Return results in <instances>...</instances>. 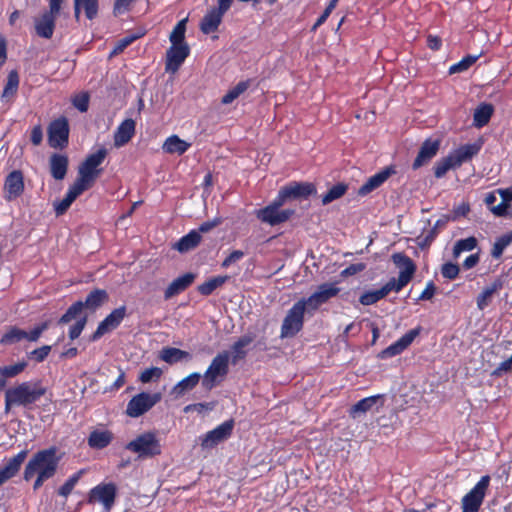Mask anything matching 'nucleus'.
I'll use <instances>...</instances> for the list:
<instances>
[{"label": "nucleus", "mask_w": 512, "mask_h": 512, "mask_svg": "<svg viewBox=\"0 0 512 512\" xmlns=\"http://www.w3.org/2000/svg\"><path fill=\"white\" fill-rule=\"evenodd\" d=\"M512 243V231L500 236L494 243L491 255L499 258L504 250Z\"/></svg>", "instance_id": "47"}, {"label": "nucleus", "mask_w": 512, "mask_h": 512, "mask_svg": "<svg viewBox=\"0 0 512 512\" xmlns=\"http://www.w3.org/2000/svg\"><path fill=\"white\" fill-rule=\"evenodd\" d=\"M478 59L477 56L468 55L464 57L461 61L458 63L453 64L449 68V74H455L460 73L463 71H466L470 66H472L476 60Z\"/></svg>", "instance_id": "53"}, {"label": "nucleus", "mask_w": 512, "mask_h": 512, "mask_svg": "<svg viewBox=\"0 0 512 512\" xmlns=\"http://www.w3.org/2000/svg\"><path fill=\"white\" fill-rule=\"evenodd\" d=\"M46 393V388L40 382L26 381L5 392V413L13 406L29 407Z\"/></svg>", "instance_id": "2"}, {"label": "nucleus", "mask_w": 512, "mask_h": 512, "mask_svg": "<svg viewBox=\"0 0 512 512\" xmlns=\"http://www.w3.org/2000/svg\"><path fill=\"white\" fill-rule=\"evenodd\" d=\"M381 396L375 395L361 399L351 407L350 414L353 418H357L368 411H371L378 404Z\"/></svg>", "instance_id": "32"}, {"label": "nucleus", "mask_w": 512, "mask_h": 512, "mask_svg": "<svg viewBox=\"0 0 512 512\" xmlns=\"http://www.w3.org/2000/svg\"><path fill=\"white\" fill-rule=\"evenodd\" d=\"M27 363L25 361L18 362L13 365L2 366L0 367V375L5 378H12L24 371Z\"/></svg>", "instance_id": "51"}, {"label": "nucleus", "mask_w": 512, "mask_h": 512, "mask_svg": "<svg viewBox=\"0 0 512 512\" xmlns=\"http://www.w3.org/2000/svg\"><path fill=\"white\" fill-rule=\"evenodd\" d=\"M253 342V337L250 335H244L240 337L233 345H232V362L235 364L238 360L244 358L246 352L244 350L245 347L250 345Z\"/></svg>", "instance_id": "40"}, {"label": "nucleus", "mask_w": 512, "mask_h": 512, "mask_svg": "<svg viewBox=\"0 0 512 512\" xmlns=\"http://www.w3.org/2000/svg\"><path fill=\"white\" fill-rule=\"evenodd\" d=\"M126 316V307L121 306L114 309L104 320H102L92 335V340H98L107 332L116 329Z\"/></svg>", "instance_id": "15"}, {"label": "nucleus", "mask_w": 512, "mask_h": 512, "mask_svg": "<svg viewBox=\"0 0 512 512\" xmlns=\"http://www.w3.org/2000/svg\"><path fill=\"white\" fill-rule=\"evenodd\" d=\"M234 427L233 420H227L211 431L200 437L201 447L203 449H211L217 446L219 443L225 441L232 434Z\"/></svg>", "instance_id": "11"}, {"label": "nucleus", "mask_w": 512, "mask_h": 512, "mask_svg": "<svg viewBox=\"0 0 512 512\" xmlns=\"http://www.w3.org/2000/svg\"><path fill=\"white\" fill-rule=\"evenodd\" d=\"M340 292L336 283H323L308 298L300 299L307 308V313L313 314L321 305L327 303Z\"/></svg>", "instance_id": "8"}, {"label": "nucleus", "mask_w": 512, "mask_h": 512, "mask_svg": "<svg viewBox=\"0 0 512 512\" xmlns=\"http://www.w3.org/2000/svg\"><path fill=\"white\" fill-rule=\"evenodd\" d=\"M68 167V158L64 155L53 154L50 158V170L56 180H62Z\"/></svg>", "instance_id": "30"}, {"label": "nucleus", "mask_w": 512, "mask_h": 512, "mask_svg": "<svg viewBox=\"0 0 512 512\" xmlns=\"http://www.w3.org/2000/svg\"><path fill=\"white\" fill-rule=\"evenodd\" d=\"M502 286V281L500 279H497L489 286L485 287L481 294H479V296L477 297V307L480 310L485 309L491 302L494 293L499 291L502 288Z\"/></svg>", "instance_id": "34"}, {"label": "nucleus", "mask_w": 512, "mask_h": 512, "mask_svg": "<svg viewBox=\"0 0 512 512\" xmlns=\"http://www.w3.org/2000/svg\"><path fill=\"white\" fill-rule=\"evenodd\" d=\"M201 379V374L198 372L191 373L187 377L179 381L173 388L172 394L178 398L183 396L186 392L196 387Z\"/></svg>", "instance_id": "28"}, {"label": "nucleus", "mask_w": 512, "mask_h": 512, "mask_svg": "<svg viewBox=\"0 0 512 512\" xmlns=\"http://www.w3.org/2000/svg\"><path fill=\"white\" fill-rule=\"evenodd\" d=\"M83 473H84V471L80 470V471L76 472L75 474H73L72 476H70L66 480V482L59 488V490H58L59 495H61L63 497H67L72 492L73 488L78 483V481L80 480Z\"/></svg>", "instance_id": "52"}, {"label": "nucleus", "mask_w": 512, "mask_h": 512, "mask_svg": "<svg viewBox=\"0 0 512 512\" xmlns=\"http://www.w3.org/2000/svg\"><path fill=\"white\" fill-rule=\"evenodd\" d=\"M244 257V252L241 250L233 251L229 256L222 262L223 268H228L230 265L240 261Z\"/></svg>", "instance_id": "62"}, {"label": "nucleus", "mask_w": 512, "mask_h": 512, "mask_svg": "<svg viewBox=\"0 0 512 512\" xmlns=\"http://www.w3.org/2000/svg\"><path fill=\"white\" fill-rule=\"evenodd\" d=\"M106 155L107 150L105 148H101L97 152L90 154L80 165L76 181L81 185H85V188L88 189L100 173L98 166L102 164Z\"/></svg>", "instance_id": "6"}, {"label": "nucleus", "mask_w": 512, "mask_h": 512, "mask_svg": "<svg viewBox=\"0 0 512 512\" xmlns=\"http://www.w3.org/2000/svg\"><path fill=\"white\" fill-rule=\"evenodd\" d=\"M73 105L80 112H86L89 107V95L85 92L76 95L73 98Z\"/></svg>", "instance_id": "56"}, {"label": "nucleus", "mask_w": 512, "mask_h": 512, "mask_svg": "<svg viewBox=\"0 0 512 512\" xmlns=\"http://www.w3.org/2000/svg\"><path fill=\"white\" fill-rule=\"evenodd\" d=\"M490 483L488 475L482 476L477 484L462 498V512H478Z\"/></svg>", "instance_id": "9"}, {"label": "nucleus", "mask_w": 512, "mask_h": 512, "mask_svg": "<svg viewBox=\"0 0 512 512\" xmlns=\"http://www.w3.org/2000/svg\"><path fill=\"white\" fill-rule=\"evenodd\" d=\"M457 167L453 161V158L450 156V154L447 157H444L440 160H438L435 163L434 166V174L436 178H442L447 171H449L452 168Z\"/></svg>", "instance_id": "48"}, {"label": "nucleus", "mask_w": 512, "mask_h": 512, "mask_svg": "<svg viewBox=\"0 0 512 512\" xmlns=\"http://www.w3.org/2000/svg\"><path fill=\"white\" fill-rule=\"evenodd\" d=\"M477 239L473 236L458 240L453 248L454 258H458L461 253L472 251L477 246Z\"/></svg>", "instance_id": "45"}, {"label": "nucleus", "mask_w": 512, "mask_h": 512, "mask_svg": "<svg viewBox=\"0 0 512 512\" xmlns=\"http://www.w3.org/2000/svg\"><path fill=\"white\" fill-rule=\"evenodd\" d=\"M439 147V140L427 139L424 141L420 147L417 157L412 164L413 169H418L429 162L437 154Z\"/></svg>", "instance_id": "18"}, {"label": "nucleus", "mask_w": 512, "mask_h": 512, "mask_svg": "<svg viewBox=\"0 0 512 512\" xmlns=\"http://www.w3.org/2000/svg\"><path fill=\"white\" fill-rule=\"evenodd\" d=\"M228 276H217L209 279L203 284L198 286V291L204 296H208L214 292L218 287L222 286L227 280Z\"/></svg>", "instance_id": "43"}, {"label": "nucleus", "mask_w": 512, "mask_h": 512, "mask_svg": "<svg viewBox=\"0 0 512 512\" xmlns=\"http://www.w3.org/2000/svg\"><path fill=\"white\" fill-rule=\"evenodd\" d=\"M347 188V185L344 183L334 185L325 195H323L322 204L327 205L334 200L341 198L346 193Z\"/></svg>", "instance_id": "46"}, {"label": "nucleus", "mask_w": 512, "mask_h": 512, "mask_svg": "<svg viewBox=\"0 0 512 512\" xmlns=\"http://www.w3.org/2000/svg\"><path fill=\"white\" fill-rule=\"evenodd\" d=\"M69 124L61 117L52 121L48 127V143L52 148H64L68 144Z\"/></svg>", "instance_id": "12"}, {"label": "nucleus", "mask_w": 512, "mask_h": 512, "mask_svg": "<svg viewBox=\"0 0 512 512\" xmlns=\"http://www.w3.org/2000/svg\"><path fill=\"white\" fill-rule=\"evenodd\" d=\"M221 223H222V219L220 217H216V218H214L212 220L203 222L199 226L197 231H199V234L201 235V233L209 232L210 230H212L213 228L217 227Z\"/></svg>", "instance_id": "63"}, {"label": "nucleus", "mask_w": 512, "mask_h": 512, "mask_svg": "<svg viewBox=\"0 0 512 512\" xmlns=\"http://www.w3.org/2000/svg\"><path fill=\"white\" fill-rule=\"evenodd\" d=\"M200 241L201 235L199 231L192 230L175 244V248L181 253L188 252L194 249Z\"/></svg>", "instance_id": "36"}, {"label": "nucleus", "mask_w": 512, "mask_h": 512, "mask_svg": "<svg viewBox=\"0 0 512 512\" xmlns=\"http://www.w3.org/2000/svg\"><path fill=\"white\" fill-rule=\"evenodd\" d=\"M60 460L56 447L38 451L25 466L24 479L28 481L35 475L52 478L57 472Z\"/></svg>", "instance_id": "3"}, {"label": "nucleus", "mask_w": 512, "mask_h": 512, "mask_svg": "<svg viewBox=\"0 0 512 512\" xmlns=\"http://www.w3.org/2000/svg\"><path fill=\"white\" fill-rule=\"evenodd\" d=\"M87 322L86 317L80 318L69 330V337L74 340L80 336Z\"/></svg>", "instance_id": "60"}, {"label": "nucleus", "mask_w": 512, "mask_h": 512, "mask_svg": "<svg viewBox=\"0 0 512 512\" xmlns=\"http://www.w3.org/2000/svg\"><path fill=\"white\" fill-rule=\"evenodd\" d=\"M482 143L475 142L472 144H466L450 153L453 161L457 167L461 166L462 163L469 161L481 150Z\"/></svg>", "instance_id": "24"}, {"label": "nucleus", "mask_w": 512, "mask_h": 512, "mask_svg": "<svg viewBox=\"0 0 512 512\" xmlns=\"http://www.w3.org/2000/svg\"><path fill=\"white\" fill-rule=\"evenodd\" d=\"M116 497V486L113 483L99 484L91 489L88 497L89 503H100L105 511H110Z\"/></svg>", "instance_id": "13"}, {"label": "nucleus", "mask_w": 512, "mask_h": 512, "mask_svg": "<svg viewBox=\"0 0 512 512\" xmlns=\"http://www.w3.org/2000/svg\"><path fill=\"white\" fill-rule=\"evenodd\" d=\"M459 266L457 264L448 262L443 264L441 268V273L444 278H447L449 280L455 279L459 274Z\"/></svg>", "instance_id": "55"}, {"label": "nucleus", "mask_w": 512, "mask_h": 512, "mask_svg": "<svg viewBox=\"0 0 512 512\" xmlns=\"http://www.w3.org/2000/svg\"><path fill=\"white\" fill-rule=\"evenodd\" d=\"M394 170L390 167L383 169L368 180L359 188L358 195L366 196L378 187H380L392 174Z\"/></svg>", "instance_id": "21"}, {"label": "nucleus", "mask_w": 512, "mask_h": 512, "mask_svg": "<svg viewBox=\"0 0 512 512\" xmlns=\"http://www.w3.org/2000/svg\"><path fill=\"white\" fill-rule=\"evenodd\" d=\"M161 398V393L141 392L128 402L126 413L130 417L137 418L160 402Z\"/></svg>", "instance_id": "10"}, {"label": "nucleus", "mask_w": 512, "mask_h": 512, "mask_svg": "<svg viewBox=\"0 0 512 512\" xmlns=\"http://www.w3.org/2000/svg\"><path fill=\"white\" fill-rule=\"evenodd\" d=\"M113 439V435L108 430H94L88 437V445L93 449H103L107 447Z\"/></svg>", "instance_id": "29"}, {"label": "nucleus", "mask_w": 512, "mask_h": 512, "mask_svg": "<svg viewBox=\"0 0 512 512\" xmlns=\"http://www.w3.org/2000/svg\"><path fill=\"white\" fill-rule=\"evenodd\" d=\"M284 188L290 199H307L316 194V187L309 182H291Z\"/></svg>", "instance_id": "25"}, {"label": "nucleus", "mask_w": 512, "mask_h": 512, "mask_svg": "<svg viewBox=\"0 0 512 512\" xmlns=\"http://www.w3.org/2000/svg\"><path fill=\"white\" fill-rule=\"evenodd\" d=\"M224 13L216 8L211 9L202 19L200 29L204 34L215 32L223 17Z\"/></svg>", "instance_id": "27"}, {"label": "nucleus", "mask_w": 512, "mask_h": 512, "mask_svg": "<svg viewBox=\"0 0 512 512\" xmlns=\"http://www.w3.org/2000/svg\"><path fill=\"white\" fill-rule=\"evenodd\" d=\"M135 125L133 119H126L118 126L114 134V145L116 147H122L130 141L135 134Z\"/></svg>", "instance_id": "26"}, {"label": "nucleus", "mask_w": 512, "mask_h": 512, "mask_svg": "<svg viewBox=\"0 0 512 512\" xmlns=\"http://www.w3.org/2000/svg\"><path fill=\"white\" fill-rule=\"evenodd\" d=\"M19 86V76L16 71H11L8 74L7 82L4 86L1 99L2 101L9 102L16 94Z\"/></svg>", "instance_id": "39"}, {"label": "nucleus", "mask_w": 512, "mask_h": 512, "mask_svg": "<svg viewBox=\"0 0 512 512\" xmlns=\"http://www.w3.org/2000/svg\"><path fill=\"white\" fill-rule=\"evenodd\" d=\"M188 355L187 352L178 348H164L160 353V358L166 363L173 364L181 361Z\"/></svg>", "instance_id": "44"}, {"label": "nucleus", "mask_w": 512, "mask_h": 512, "mask_svg": "<svg viewBox=\"0 0 512 512\" xmlns=\"http://www.w3.org/2000/svg\"><path fill=\"white\" fill-rule=\"evenodd\" d=\"M50 351H51V346L44 345L40 348H37V349H34L33 351H31L29 353V358H31L37 362H42L49 355Z\"/></svg>", "instance_id": "58"}, {"label": "nucleus", "mask_w": 512, "mask_h": 512, "mask_svg": "<svg viewBox=\"0 0 512 512\" xmlns=\"http://www.w3.org/2000/svg\"><path fill=\"white\" fill-rule=\"evenodd\" d=\"M185 30H186V19H183L179 21L176 26L173 28L171 34H170V41L172 45H179V44H185L184 37H185Z\"/></svg>", "instance_id": "49"}, {"label": "nucleus", "mask_w": 512, "mask_h": 512, "mask_svg": "<svg viewBox=\"0 0 512 512\" xmlns=\"http://www.w3.org/2000/svg\"><path fill=\"white\" fill-rule=\"evenodd\" d=\"M419 328L412 329L399 338L396 342L384 349L380 356L383 359L391 358L401 354L418 336Z\"/></svg>", "instance_id": "17"}, {"label": "nucleus", "mask_w": 512, "mask_h": 512, "mask_svg": "<svg viewBox=\"0 0 512 512\" xmlns=\"http://www.w3.org/2000/svg\"><path fill=\"white\" fill-rule=\"evenodd\" d=\"M87 188L85 185H81L77 181L69 187L65 197L59 201L54 203V209L57 215L64 214L67 209L71 206V204L75 201V199L82 194Z\"/></svg>", "instance_id": "23"}, {"label": "nucleus", "mask_w": 512, "mask_h": 512, "mask_svg": "<svg viewBox=\"0 0 512 512\" xmlns=\"http://www.w3.org/2000/svg\"><path fill=\"white\" fill-rule=\"evenodd\" d=\"M137 37L138 36H136V35H130V36H126V37L120 39L116 43V45L113 48L111 54L112 55H117V54L123 52L126 47H128L134 40L137 39Z\"/></svg>", "instance_id": "59"}, {"label": "nucleus", "mask_w": 512, "mask_h": 512, "mask_svg": "<svg viewBox=\"0 0 512 512\" xmlns=\"http://www.w3.org/2000/svg\"><path fill=\"white\" fill-rule=\"evenodd\" d=\"M81 8L84 9L86 17L92 20L98 12V0H74V14L77 20L79 19Z\"/></svg>", "instance_id": "35"}, {"label": "nucleus", "mask_w": 512, "mask_h": 512, "mask_svg": "<svg viewBox=\"0 0 512 512\" xmlns=\"http://www.w3.org/2000/svg\"><path fill=\"white\" fill-rule=\"evenodd\" d=\"M189 55L186 44L172 45L167 50L166 71L175 73Z\"/></svg>", "instance_id": "16"}, {"label": "nucleus", "mask_w": 512, "mask_h": 512, "mask_svg": "<svg viewBox=\"0 0 512 512\" xmlns=\"http://www.w3.org/2000/svg\"><path fill=\"white\" fill-rule=\"evenodd\" d=\"M127 450L136 453L139 458H152L161 453V445L155 433L146 432L127 443Z\"/></svg>", "instance_id": "5"}, {"label": "nucleus", "mask_w": 512, "mask_h": 512, "mask_svg": "<svg viewBox=\"0 0 512 512\" xmlns=\"http://www.w3.org/2000/svg\"><path fill=\"white\" fill-rule=\"evenodd\" d=\"M195 280V274L186 273L174 279L164 291V298L166 300L185 291Z\"/></svg>", "instance_id": "22"}, {"label": "nucleus", "mask_w": 512, "mask_h": 512, "mask_svg": "<svg viewBox=\"0 0 512 512\" xmlns=\"http://www.w3.org/2000/svg\"><path fill=\"white\" fill-rule=\"evenodd\" d=\"M162 374L163 371L161 368L151 367L141 372V374L139 375V381H141L142 383L158 381L161 378Z\"/></svg>", "instance_id": "54"}, {"label": "nucleus", "mask_w": 512, "mask_h": 512, "mask_svg": "<svg viewBox=\"0 0 512 512\" xmlns=\"http://www.w3.org/2000/svg\"><path fill=\"white\" fill-rule=\"evenodd\" d=\"M58 15L45 11L35 20V30L38 36L50 39L53 36Z\"/></svg>", "instance_id": "20"}, {"label": "nucleus", "mask_w": 512, "mask_h": 512, "mask_svg": "<svg viewBox=\"0 0 512 512\" xmlns=\"http://www.w3.org/2000/svg\"><path fill=\"white\" fill-rule=\"evenodd\" d=\"M26 331L18 327H10L0 338L2 345H12L24 340Z\"/></svg>", "instance_id": "41"}, {"label": "nucleus", "mask_w": 512, "mask_h": 512, "mask_svg": "<svg viewBox=\"0 0 512 512\" xmlns=\"http://www.w3.org/2000/svg\"><path fill=\"white\" fill-rule=\"evenodd\" d=\"M307 308L300 300L297 301L287 312L281 325V338L294 337L303 327L304 314Z\"/></svg>", "instance_id": "7"}, {"label": "nucleus", "mask_w": 512, "mask_h": 512, "mask_svg": "<svg viewBox=\"0 0 512 512\" xmlns=\"http://www.w3.org/2000/svg\"><path fill=\"white\" fill-rule=\"evenodd\" d=\"M293 209H278L271 205H267L256 211V217L263 223L270 226H276L288 221L294 214Z\"/></svg>", "instance_id": "14"}, {"label": "nucleus", "mask_w": 512, "mask_h": 512, "mask_svg": "<svg viewBox=\"0 0 512 512\" xmlns=\"http://www.w3.org/2000/svg\"><path fill=\"white\" fill-rule=\"evenodd\" d=\"M493 114V107L490 104H481L473 115V124L477 128L485 126Z\"/></svg>", "instance_id": "38"}, {"label": "nucleus", "mask_w": 512, "mask_h": 512, "mask_svg": "<svg viewBox=\"0 0 512 512\" xmlns=\"http://www.w3.org/2000/svg\"><path fill=\"white\" fill-rule=\"evenodd\" d=\"M83 309L84 304L82 301L75 302L68 308L65 314L62 315V317L59 320V323L65 324L72 321L73 319H76Z\"/></svg>", "instance_id": "50"}, {"label": "nucleus", "mask_w": 512, "mask_h": 512, "mask_svg": "<svg viewBox=\"0 0 512 512\" xmlns=\"http://www.w3.org/2000/svg\"><path fill=\"white\" fill-rule=\"evenodd\" d=\"M27 455H28L27 450L20 451L17 455L8 459L5 463V465L1 469L5 473H7L8 476H10L11 478L14 477L20 470V467L23 464V462L25 461Z\"/></svg>", "instance_id": "37"}, {"label": "nucleus", "mask_w": 512, "mask_h": 512, "mask_svg": "<svg viewBox=\"0 0 512 512\" xmlns=\"http://www.w3.org/2000/svg\"><path fill=\"white\" fill-rule=\"evenodd\" d=\"M512 370V355L505 361L501 362L499 366L493 371L494 376H501L503 373Z\"/></svg>", "instance_id": "64"}, {"label": "nucleus", "mask_w": 512, "mask_h": 512, "mask_svg": "<svg viewBox=\"0 0 512 512\" xmlns=\"http://www.w3.org/2000/svg\"><path fill=\"white\" fill-rule=\"evenodd\" d=\"M339 0H331L330 3L328 4V6L325 8L324 12L322 13V15L317 19V21L315 22V24L313 25L312 27V30L315 31L319 26H321L322 24H324V22L327 20V18L330 16V14L332 13V11L335 9L337 3H338Z\"/></svg>", "instance_id": "57"}, {"label": "nucleus", "mask_w": 512, "mask_h": 512, "mask_svg": "<svg viewBox=\"0 0 512 512\" xmlns=\"http://www.w3.org/2000/svg\"><path fill=\"white\" fill-rule=\"evenodd\" d=\"M5 193L8 200H13L19 197L24 191V181L21 171L14 170L6 178Z\"/></svg>", "instance_id": "19"}, {"label": "nucleus", "mask_w": 512, "mask_h": 512, "mask_svg": "<svg viewBox=\"0 0 512 512\" xmlns=\"http://www.w3.org/2000/svg\"><path fill=\"white\" fill-rule=\"evenodd\" d=\"M229 361L228 351H222L212 359L202 379V386L205 389H213L226 378L229 372Z\"/></svg>", "instance_id": "4"}, {"label": "nucleus", "mask_w": 512, "mask_h": 512, "mask_svg": "<svg viewBox=\"0 0 512 512\" xmlns=\"http://www.w3.org/2000/svg\"><path fill=\"white\" fill-rule=\"evenodd\" d=\"M290 200L289 198V195L287 194L286 190L284 187H282L277 196L275 197V199L269 204L275 208H278V209H281V207L288 201Z\"/></svg>", "instance_id": "61"}, {"label": "nucleus", "mask_w": 512, "mask_h": 512, "mask_svg": "<svg viewBox=\"0 0 512 512\" xmlns=\"http://www.w3.org/2000/svg\"><path fill=\"white\" fill-rule=\"evenodd\" d=\"M190 146V143L180 139L177 135H172L165 140L162 148L166 153L182 155Z\"/></svg>", "instance_id": "31"}, {"label": "nucleus", "mask_w": 512, "mask_h": 512, "mask_svg": "<svg viewBox=\"0 0 512 512\" xmlns=\"http://www.w3.org/2000/svg\"><path fill=\"white\" fill-rule=\"evenodd\" d=\"M108 293L103 289H95L91 291L85 301L83 302L84 308L95 311L100 308L105 302L108 301Z\"/></svg>", "instance_id": "33"}, {"label": "nucleus", "mask_w": 512, "mask_h": 512, "mask_svg": "<svg viewBox=\"0 0 512 512\" xmlns=\"http://www.w3.org/2000/svg\"><path fill=\"white\" fill-rule=\"evenodd\" d=\"M393 262L401 268L398 278H391L383 287L376 290H369L364 292L359 302L362 305L368 306L375 304L379 300L386 297L390 292H399L405 287L415 272V265L413 261L403 253H396L392 256Z\"/></svg>", "instance_id": "1"}, {"label": "nucleus", "mask_w": 512, "mask_h": 512, "mask_svg": "<svg viewBox=\"0 0 512 512\" xmlns=\"http://www.w3.org/2000/svg\"><path fill=\"white\" fill-rule=\"evenodd\" d=\"M250 86V81H240L233 88H231L223 97L222 103L227 105L231 104L234 100H236L241 94H243Z\"/></svg>", "instance_id": "42"}]
</instances>
